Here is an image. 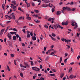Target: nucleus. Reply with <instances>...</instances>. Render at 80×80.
<instances>
[{"mask_svg": "<svg viewBox=\"0 0 80 80\" xmlns=\"http://www.w3.org/2000/svg\"><path fill=\"white\" fill-rule=\"evenodd\" d=\"M30 32H29V31H27V37L28 38H29L30 37Z\"/></svg>", "mask_w": 80, "mask_h": 80, "instance_id": "obj_1", "label": "nucleus"}, {"mask_svg": "<svg viewBox=\"0 0 80 80\" xmlns=\"http://www.w3.org/2000/svg\"><path fill=\"white\" fill-rule=\"evenodd\" d=\"M12 2L13 4H11V6H14V5H16V4L17 3V2L15 1H12Z\"/></svg>", "mask_w": 80, "mask_h": 80, "instance_id": "obj_2", "label": "nucleus"}, {"mask_svg": "<svg viewBox=\"0 0 80 80\" xmlns=\"http://www.w3.org/2000/svg\"><path fill=\"white\" fill-rule=\"evenodd\" d=\"M7 37H8L9 39H10V40H12V35H11L10 34L8 33L7 35Z\"/></svg>", "mask_w": 80, "mask_h": 80, "instance_id": "obj_3", "label": "nucleus"}, {"mask_svg": "<svg viewBox=\"0 0 80 80\" xmlns=\"http://www.w3.org/2000/svg\"><path fill=\"white\" fill-rule=\"evenodd\" d=\"M53 27L54 28L55 30H57V28H58V24L54 25Z\"/></svg>", "mask_w": 80, "mask_h": 80, "instance_id": "obj_4", "label": "nucleus"}, {"mask_svg": "<svg viewBox=\"0 0 80 80\" xmlns=\"http://www.w3.org/2000/svg\"><path fill=\"white\" fill-rule=\"evenodd\" d=\"M55 20V18H50L48 19V21H53Z\"/></svg>", "mask_w": 80, "mask_h": 80, "instance_id": "obj_5", "label": "nucleus"}, {"mask_svg": "<svg viewBox=\"0 0 80 80\" xmlns=\"http://www.w3.org/2000/svg\"><path fill=\"white\" fill-rule=\"evenodd\" d=\"M61 13H62V11H58L57 12V15H60Z\"/></svg>", "mask_w": 80, "mask_h": 80, "instance_id": "obj_6", "label": "nucleus"}, {"mask_svg": "<svg viewBox=\"0 0 80 80\" xmlns=\"http://www.w3.org/2000/svg\"><path fill=\"white\" fill-rule=\"evenodd\" d=\"M4 31H5V29H3L1 30V32L0 33L1 35H2V34L3 33V32H4Z\"/></svg>", "mask_w": 80, "mask_h": 80, "instance_id": "obj_7", "label": "nucleus"}, {"mask_svg": "<svg viewBox=\"0 0 80 80\" xmlns=\"http://www.w3.org/2000/svg\"><path fill=\"white\" fill-rule=\"evenodd\" d=\"M42 7L44 8L47 7H48V5H46L45 4H43L42 5Z\"/></svg>", "mask_w": 80, "mask_h": 80, "instance_id": "obj_8", "label": "nucleus"}, {"mask_svg": "<svg viewBox=\"0 0 80 80\" xmlns=\"http://www.w3.org/2000/svg\"><path fill=\"white\" fill-rule=\"evenodd\" d=\"M58 28H61V29H63V27L59 25V24H58Z\"/></svg>", "mask_w": 80, "mask_h": 80, "instance_id": "obj_9", "label": "nucleus"}, {"mask_svg": "<svg viewBox=\"0 0 80 80\" xmlns=\"http://www.w3.org/2000/svg\"><path fill=\"white\" fill-rule=\"evenodd\" d=\"M32 39L33 40H37V38H36V37L34 36V37H32Z\"/></svg>", "mask_w": 80, "mask_h": 80, "instance_id": "obj_10", "label": "nucleus"}, {"mask_svg": "<svg viewBox=\"0 0 80 80\" xmlns=\"http://www.w3.org/2000/svg\"><path fill=\"white\" fill-rule=\"evenodd\" d=\"M16 32H10L9 33L11 34V35H13V34H15L16 33Z\"/></svg>", "mask_w": 80, "mask_h": 80, "instance_id": "obj_11", "label": "nucleus"}, {"mask_svg": "<svg viewBox=\"0 0 80 80\" xmlns=\"http://www.w3.org/2000/svg\"><path fill=\"white\" fill-rule=\"evenodd\" d=\"M72 68H71V69H69L68 73H71V72H72Z\"/></svg>", "mask_w": 80, "mask_h": 80, "instance_id": "obj_12", "label": "nucleus"}, {"mask_svg": "<svg viewBox=\"0 0 80 80\" xmlns=\"http://www.w3.org/2000/svg\"><path fill=\"white\" fill-rule=\"evenodd\" d=\"M66 10H68V11H70L71 10V9H70V8L67 7Z\"/></svg>", "mask_w": 80, "mask_h": 80, "instance_id": "obj_13", "label": "nucleus"}, {"mask_svg": "<svg viewBox=\"0 0 80 80\" xmlns=\"http://www.w3.org/2000/svg\"><path fill=\"white\" fill-rule=\"evenodd\" d=\"M32 16H33L34 17H35V18H36H36H37V17H38V15L37 14H36V15L34 14L32 15Z\"/></svg>", "mask_w": 80, "mask_h": 80, "instance_id": "obj_14", "label": "nucleus"}, {"mask_svg": "<svg viewBox=\"0 0 80 80\" xmlns=\"http://www.w3.org/2000/svg\"><path fill=\"white\" fill-rule=\"evenodd\" d=\"M13 40H16L17 39V37L16 36H14L13 37Z\"/></svg>", "mask_w": 80, "mask_h": 80, "instance_id": "obj_15", "label": "nucleus"}, {"mask_svg": "<svg viewBox=\"0 0 80 80\" xmlns=\"http://www.w3.org/2000/svg\"><path fill=\"white\" fill-rule=\"evenodd\" d=\"M37 68V67H32V70H35V71H36V69Z\"/></svg>", "mask_w": 80, "mask_h": 80, "instance_id": "obj_16", "label": "nucleus"}, {"mask_svg": "<svg viewBox=\"0 0 80 80\" xmlns=\"http://www.w3.org/2000/svg\"><path fill=\"white\" fill-rule=\"evenodd\" d=\"M22 18H23V17L21 16L18 18V20H22Z\"/></svg>", "mask_w": 80, "mask_h": 80, "instance_id": "obj_17", "label": "nucleus"}, {"mask_svg": "<svg viewBox=\"0 0 80 80\" xmlns=\"http://www.w3.org/2000/svg\"><path fill=\"white\" fill-rule=\"evenodd\" d=\"M7 69H8V71H10V68L9 67L8 65L7 66Z\"/></svg>", "mask_w": 80, "mask_h": 80, "instance_id": "obj_18", "label": "nucleus"}, {"mask_svg": "<svg viewBox=\"0 0 80 80\" xmlns=\"http://www.w3.org/2000/svg\"><path fill=\"white\" fill-rule=\"evenodd\" d=\"M69 78H71V79H72V78H73V76L72 75H70V76H69Z\"/></svg>", "mask_w": 80, "mask_h": 80, "instance_id": "obj_19", "label": "nucleus"}, {"mask_svg": "<svg viewBox=\"0 0 80 80\" xmlns=\"http://www.w3.org/2000/svg\"><path fill=\"white\" fill-rule=\"evenodd\" d=\"M44 2H45V3H50V1H47V0H45Z\"/></svg>", "mask_w": 80, "mask_h": 80, "instance_id": "obj_20", "label": "nucleus"}, {"mask_svg": "<svg viewBox=\"0 0 80 80\" xmlns=\"http://www.w3.org/2000/svg\"><path fill=\"white\" fill-rule=\"evenodd\" d=\"M27 19L28 20H31V18L29 17H27Z\"/></svg>", "mask_w": 80, "mask_h": 80, "instance_id": "obj_21", "label": "nucleus"}, {"mask_svg": "<svg viewBox=\"0 0 80 80\" xmlns=\"http://www.w3.org/2000/svg\"><path fill=\"white\" fill-rule=\"evenodd\" d=\"M5 4H3L2 6V8L3 10H5Z\"/></svg>", "mask_w": 80, "mask_h": 80, "instance_id": "obj_22", "label": "nucleus"}, {"mask_svg": "<svg viewBox=\"0 0 80 80\" xmlns=\"http://www.w3.org/2000/svg\"><path fill=\"white\" fill-rule=\"evenodd\" d=\"M40 70V68H36V72H38Z\"/></svg>", "mask_w": 80, "mask_h": 80, "instance_id": "obj_23", "label": "nucleus"}, {"mask_svg": "<svg viewBox=\"0 0 80 80\" xmlns=\"http://www.w3.org/2000/svg\"><path fill=\"white\" fill-rule=\"evenodd\" d=\"M60 63H62V57H60Z\"/></svg>", "mask_w": 80, "mask_h": 80, "instance_id": "obj_24", "label": "nucleus"}, {"mask_svg": "<svg viewBox=\"0 0 80 80\" xmlns=\"http://www.w3.org/2000/svg\"><path fill=\"white\" fill-rule=\"evenodd\" d=\"M52 37H54L56 36V35L55 34V33H52Z\"/></svg>", "mask_w": 80, "mask_h": 80, "instance_id": "obj_25", "label": "nucleus"}, {"mask_svg": "<svg viewBox=\"0 0 80 80\" xmlns=\"http://www.w3.org/2000/svg\"><path fill=\"white\" fill-rule=\"evenodd\" d=\"M49 75H50V76H53V77H55V75L54 74H50Z\"/></svg>", "mask_w": 80, "mask_h": 80, "instance_id": "obj_26", "label": "nucleus"}, {"mask_svg": "<svg viewBox=\"0 0 80 80\" xmlns=\"http://www.w3.org/2000/svg\"><path fill=\"white\" fill-rule=\"evenodd\" d=\"M15 35H16V37L17 38H19V36L17 34L15 33Z\"/></svg>", "mask_w": 80, "mask_h": 80, "instance_id": "obj_27", "label": "nucleus"}, {"mask_svg": "<svg viewBox=\"0 0 80 80\" xmlns=\"http://www.w3.org/2000/svg\"><path fill=\"white\" fill-rule=\"evenodd\" d=\"M63 76H64V74L63 73H62L61 75V78H62Z\"/></svg>", "mask_w": 80, "mask_h": 80, "instance_id": "obj_28", "label": "nucleus"}, {"mask_svg": "<svg viewBox=\"0 0 80 80\" xmlns=\"http://www.w3.org/2000/svg\"><path fill=\"white\" fill-rule=\"evenodd\" d=\"M20 75L21 77H23V73H20Z\"/></svg>", "mask_w": 80, "mask_h": 80, "instance_id": "obj_29", "label": "nucleus"}, {"mask_svg": "<svg viewBox=\"0 0 80 80\" xmlns=\"http://www.w3.org/2000/svg\"><path fill=\"white\" fill-rule=\"evenodd\" d=\"M62 9H63V10H67V7H63L62 8Z\"/></svg>", "mask_w": 80, "mask_h": 80, "instance_id": "obj_30", "label": "nucleus"}, {"mask_svg": "<svg viewBox=\"0 0 80 80\" xmlns=\"http://www.w3.org/2000/svg\"><path fill=\"white\" fill-rule=\"evenodd\" d=\"M25 65L26 66L28 67H29V65L27 63H25Z\"/></svg>", "mask_w": 80, "mask_h": 80, "instance_id": "obj_31", "label": "nucleus"}, {"mask_svg": "<svg viewBox=\"0 0 80 80\" xmlns=\"http://www.w3.org/2000/svg\"><path fill=\"white\" fill-rule=\"evenodd\" d=\"M27 7H30V4L29 3H27Z\"/></svg>", "mask_w": 80, "mask_h": 80, "instance_id": "obj_32", "label": "nucleus"}, {"mask_svg": "<svg viewBox=\"0 0 80 80\" xmlns=\"http://www.w3.org/2000/svg\"><path fill=\"white\" fill-rule=\"evenodd\" d=\"M14 64L15 65H17V64L16 63V60L15 59L14 60Z\"/></svg>", "mask_w": 80, "mask_h": 80, "instance_id": "obj_33", "label": "nucleus"}, {"mask_svg": "<svg viewBox=\"0 0 80 80\" xmlns=\"http://www.w3.org/2000/svg\"><path fill=\"white\" fill-rule=\"evenodd\" d=\"M34 11L36 13H38L39 12L38 11V10H34Z\"/></svg>", "mask_w": 80, "mask_h": 80, "instance_id": "obj_34", "label": "nucleus"}, {"mask_svg": "<svg viewBox=\"0 0 80 80\" xmlns=\"http://www.w3.org/2000/svg\"><path fill=\"white\" fill-rule=\"evenodd\" d=\"M34 22H36V23H39V22H40V21H38V20H34Z\"/></svg>", "mask_w": 80, "mask_h": 80, "instance_id": "obj_35", "label": "nucleus"}, {"mask_svg": "<svg viewBox=\"0 0 80 80\" xmlns=\"http://www.w3.org/2000/svg\"><path fill=\"white\" fill-rule=\"evenodd\" d=\"M67 60H68V58H66V59H65L64 60V62L65 63H67Z\"/></svg>", "mask_w": 80, "mask_h": 80, "instance_id": "obj_36", "label": "nucleus"}, {"mask_svg": "<svg viewBox=\"0 0 80 80\" xmlns=\"http://www.w3.org/2000/svg\"><path fill=\"white\" fill-rule=\"evenodd\" d=\"M44 27H45L46 28H48V27L46 24L44 25Z\"/></svg>", "mask_w": 80, "mask_h": 80, "instance_id": "obj_37", "label": "nucleus"}, {"mask_svg": "<svg viewBox=\"0 0 80 80\" xmlns=\"http://www.w3.org/2000/svg\"><path fill=\"white\" fill-rule=\"evenodd\" d=\"M68 21H66L65 23V25H68Z\"/></svg>", "mask_w": 80, "mask_h": 80, "instance_id": "obj_38", "label": "nucleus"}, {"mask_svg": "<svg viewBox=\"0 0 80 80\" xmlns=\"http://www.w3.org/2000/svg\"><path fill=\"white\" fill-rule=\"evenodd\" d=\"M66 46L68 47V48H67V49H68V48H70V47L68 45H66Z\"/></svg>", "mask_w": 80, "mask_h": 80, "instance_id": "obj_39", "label": "nucleus"}, {"mask_svg": "<svg viewBox=\"0 0 80 80\" xmlns=\"http://www.w3.org/2000/svg\"><path fill=\"white\" fill-rule=\"evenodd\" d=\"M14 31H15V32H17V30L15 28H14L13 29H12Z\"/></svg>", "mask_w": 80, "mask_h": 80, "instance_id": "obj_40", "label": "nucleus"}, {"mask_svg": "<svg viewBox=\"0 0 80 80\" xmlns=\"http://www.w3.org/2000/svg\"><path fill=\"white\" fill-rule=\"evenodd\" d=\"M51 10L52 11V12H54L55 11V9H54V8H52Z\"/></svg>", "mask_w": 80, "mask_h": 80, "instance_id": "obj_41", "label": "nucleus"}, {"mask_svg": "<svg viewBox=\"0 0 80 80\" xmlns=\"http://www.w3.org/2000/svg\"><path fill=\"white\" fill-rule=\"evenodd\" d=\"M51 39H52V40H53V41H55L56 40V39H55V38H53V37L51 38Z\"/></svg>", "mask_w": 80, "mask_h": 80, "instance_id": "obj_42", "label": "nucleus"}, {"mask_svg": "<svg viewBox=\"0 0 80 80\" xmlns=\"http://www.w3.org/2000/svg\"><path fill=\"white\" fill-rule=\"evenodd\" d=\"M65 57H67V56H68V53H65Z\"/></svg>", "mask_w": 80, "mask_h": 80, "instance_id": "obj_43", "label": "nucleus"}, {"mask_svg": "<svg viewBox=\"0 0 80 80\" xmlns=\"http://www.w3.org/2000/svg\"><path fill=\"white\" fill-rule=\"evenodd\" d=\"M62 25H65V22H62Z\"/></svg>", "mask_w": 80, "mask_h": 80, "instance_id": "obj_44", "label": "nucleus"}, {"mask_svg": "<svg viewBox=\"0 0 80 80\" xmlns=\"http://www.w3.org/2000/svg\"><path fill=\"white\" fill-rule=\"evenodd\" d=\"M12 17H13V19H14V20H15V15H12Z\"/></svg>", "mask_w": 80, "mask_h": 80, "instance_id": "obj_45", "label": "nucleus"}, {"mask_svg": "<svg viewBox=\"0 0 80 80\" xmlns=\"http://www.w3.org/2000/svg\"><path fill=\"white\" fill-rule=\"evenodd\" d=\"M77 27H78V25H75L74 27V29L77 28Z\"/></svg>", "mask_w": 80, "mask_h": 80, "instance_id": "obj_46", "label": "nucleus"}, {"mask_svg": "<svg viewBox=\"0 0 80 80\" xmlns=\"http://www.w3.org/2000/svg\"><path fill=\"white\" fill-rule=\"evenodd\" d=\"M61 40L62 42H64V41H65V38H62L61 39Z\"/></svg>", "mask_w": 80, "mask_h": 80, "instance_id": "obj_47", "label": "nucleus"}, {"mask_svg": "<svg viewBox=\"0 0 80 80\" xmlns=\"http://www.w3.org/2000/svg\"><path fill=\"white\" fill-rule=\"evenodd\" d=\"M46 49H47V47H44V51H46Z\"/></svg>", "mask_w": 80, "mask_h": 80, "instance_id": "obj_48", "label": "nucleus"}, {"mask_svg": "<svg viewBox=\"0 0 80 80\" xmlns=\"http://www.w3.org/2000/svg\"><path fill=\"white\" fill-rule=\"evenodd\" d=\"M0 25L2 27H5L4 26H3V25L2 24V23H0Z\"/></svg>", "mask_w": 80, "mask_h": 80, "instance_id": "obj_49", "label": "nucleus"}, {"mask_svg": "<svg viewBox=\"0 0 80 80\" xmlns=\"http://www.w3.org/2000/svg\"><path fill=\"white\" fill-rule=\"evenodd\" d=\"M12 8L13 9H16V8H17V7H16V6H14Z\"/></svg>", "mask_w": 80, "mask_h": 80, "instance_id": "obj_50", "label": "nucleus"}, {"mask_svg": "<svg viewBox=\"0 0 80 80\" xmlns=\"http://www.w3.org/2000/svg\"><path fill=\"white\" fill-rule=\"evenodd\" d=\"M31 65H33V62L32 61H31Z\"/></svg>", "mask_w": 80, "mask_h": 80, "instance_id": "obj_51", "label": "nucleus"}, {"mask_svg": "<svg viewBox=\"0 0 80 80\" xmlns=\"http://www.w3.org/2000/svg\"><path fill=\"white\" fill-rule=\"evenodd\" d=\"M72 23H75V21L73 20H72Z\"/></svg>", "mask_w": 80, "mask_h": 80, "instance_id": "obj_52", "label": "nucleus"}, {"mask_svg": "<svg viewBox=\"0 0 80 80\" xmlns=\"http://www.w3.org/2000/svg\"><path fill=\"white\" fill-rule=\"evenodd\" d=\"M72 11H75V8H73L72 9H71Z\"/></svg>", "mask_w": 80, "mask_h": 80, "instance_id": "obj_53", "label": "nucleus"}, {"mask_svg": "<svg viewBox=\"0 0 80 80\" xmlns=\"http://www.w3.org/2000/svg\"><path fill=\"white\" fill-rule=\"evenodd\" d=\"M26 15L27 16V17H29V14L27 13L26 14Z\"/></svg>", "mask_w": 80, "mask_h": 80, "instance_id": "obj_54", "label": "nucleus"}, {"mask_svg": "<svg viewBox=\"0 0 80 80\" xmlns=\"http://www.w3.org/2000/svg\"><path fill=\"white\" fill-rule=\"evenodd\" d=\"M11 56L12 57H14V55L13 54H11Z\"/></svg>", "mask_w": 80, "mask_h": 80, "instance_id": "obj_55", "label": "nucleus"}, {"mask_svg": "<svg viewBox=\"0 0 80 80\" xmlns=\"http://www.w3.org/2000/svg\"><path fill=\"white\" fill-rule=\"evenodd\" d=\"M38 59H39V60H41V61H42V58L40 57H38Z\"/></svg>", "mask_w": 80, "mask_h": 80, "instance_id": "obj_56", "label": "nucleus"}, {"mask_svg": "<svg viewBox=\"0 0 80 80\" xmlns=\"http://www.w3.org/2000/svg\"><path fill=\"white\" fill-rule=\"evenodd\" d=\"M40 80H44V78H43L42 77H41L40 78Z\"/></svg>", "mask_w": 80, "mask_h": 80, "instance_id": "obj_57", "label": "nucleus"}, {"mask_svg": "<svg viewBox=\"0 0 80 80\" xmlns=\"http://www.w3.org/2000/svg\"><path fill=\"white\" fill-rule=\"evenodd\" d=\"M22 31L23 33H25V29H23L22 30Z\"/></svg>", "mask_w": 80, "mask_h": 80, "instance_id": "obj_58", "label": "nucleus"}, {"mask_svg": "<svg viewBox=\"0 0 80 80\" xmlns=\"http://www.w3.org/2000/svg\"><path fill=\"white\" fill-rule=\"evenodd\" d=\"M53 47H54V46L53 45H52L50 46L51 48H53Z\"/></svg>", "mask_w": 80, "mask_h": 80, "instance_id": "obj_59", "label": "nucleus"}, {"mask_svg": "<svg viewBox=\"0 0 80 80\" xmlns=\"http://www.w3.org/2000/svg\"><path fill=\"white\" fill-rule=\"evenodd\" d=\"M8 18H9V20H11V19H12V17L10 16H9Z\"/></svg>", "mask_w": 80, "mask_h": 80, "instance_id": "obj_60", "label": "nucleus"}, {"mask_svg": "<svg viewBox=\"0 0 80 80\" xmlns=\"http://www.w3.org/2000/svg\"><path fill=\"white\" fill-rule=\"evenodd\" d=\"M38 77H40V76H42V74H38Z\"/></svg>", "mask_w": 80, "mask_h": 80, "instance_id": "obj_61", "label": "nucleus"}, {"mask_svg": "<svg viewBox=\"0 0 80 80\" xmlns=\"http://www.w3.org/2000/svg\"><path fill=\"white\" fill-rule=\"evenodd\" d=\"M8 64L9 65H10L12 64V62H8Z\"/></svg>", "mask_w": 80, "mask_h": 80, "instance_id": "obj_62", "label": "nucleus"}, {"mask_svg": "<svg viewBox=\"0 0 80 80\" xmlns=\"http://www.w3.org/2000/svg\"><path fill=\"white\" fill-rule=\"evenodd\" d=\"M18 10H20V11H22V9H21V8H20V7H19V8H18Z\"/></svg>", "mask_w": 80, "mask_h": 80, "instance_id": "obj_63", "label": "nucleus"}, {"mask_svg": "<svg viewBox=\"0 0 80 80\" xmlns=\"http://www.w3.org/2000/svg\"><path fill=\"white\" fill-rule=\"evenodd\" d=\"M32 6H35V3L34 2H32Z\"/></svg>", "mask_w": 80, "mask_h": 80, "instance_id": "obj_64", "label": "nucleus"}]
</instances>
